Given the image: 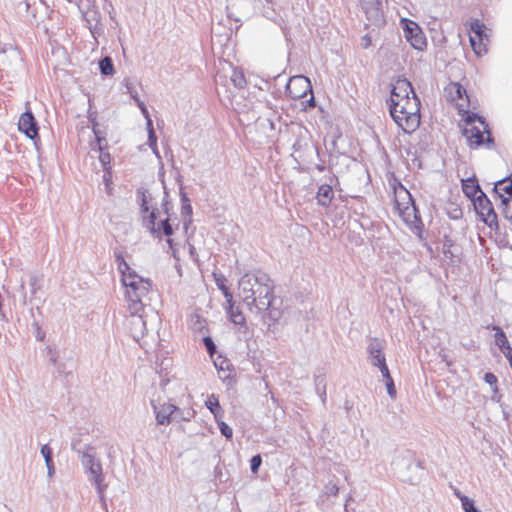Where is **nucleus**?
<instances>
[{
    "mask_svg": "<svg viewBox=\"0 0 512 512\" xmlns=\"http://www.w3.org/2000/svg\"><path fill=\"white\" fill-rule=\"evenodd\" d=\"M121 272V282L132 294H145L150 288V282L133 271L123 258L118 265Z\"/></svg>",
    "mask_w": 512,
    "mask_h": 512,
    "instance_id": "nucleus-6",
    "label": "nucleus"
},
{
    "mask_svg": "<svg viewBox=\"0 0 512 512\" xmlns=\"http://www.w3.org/2000/svg\"><path fill=\"white\" fill-rule=\"evenodd\" d=\"M324 490L327 495H337L339 488L335 483L330 481L325 485Z\"/></svg>",
    "mask_w": 512,
    "mask_h": 512,
    "instance_id": "nucleus-35",
    "label": "nucleus"
},
{
    "mask_svg": "<svg viewBox=\"0 0 512 512\" xmlns=\"http://www.w3.org/2000/svg\"><path fill=\"white\" fill-rule=\"evenodd\" d=\"M462 190L464 194L472 201L480 194L481 189L477 179L468 178L462 181Z\"/></svg>",
    "mask_w": 512,
    "mask_h": 512,
    "instance_id": "nucleus-21",
    "label": "nucleus"
},
{
    "mask_svg": "<svg viewBox=\"0 0 512 512\" xmlns=\"http://www.w3.org/2000/svg\"><path fill=\"white\" fill-rule=\"evenodd\" d=\"M254 305L259 310H268L273 300V287L269 283L257 281Z\"/></svg>",
    "mask_w": 512,
    "mask_h": 512,
    "instance_id": "nucleus-12",
    "label": "nucleus"
},
{
    "mask_svg": "<svg viewBox=\"0 0 512 512\" xmlns=\"http://www.w3.org/2000/svg\"><path fill=\"white\" fill-rule=\"evenodd\" d=\"M456 495L460 498L462 508L464 509L465 512H481L475 506L474 501L471 498H469L465 495H461L459 492H457Z\"/></svg>",
    "mask_w": 512,
    "mask_h": 512,
    "instance_id": "nucleus-27",
    "label": "nucleus"
},
{
    "mask_svg": "<svg viewBox=\"0 0 512 512\" xmlns=\"http://www.w3.org/2000/svg\"><path fill=\"white\" fill-rule=\"evenodd\" d=\"M334 197L333 189L328 184H323L319 187L317 192V201L322 206H328Z\"/></svg>",
    "mask_w": 512,
    "mask_h": 512,
    "instance_id": "nucleus-22",
    "label": "nucleus"
},
{
    "mask_svg": "<svg viewBox=\"0 0 512 512\" xmlns=\"http://www.w3.org/2000/svg\"><path fill=\"white\" fill-rule=\"evenodd\" d=\"M416 94L411 83L405 78H397L392 85L390 102L397 101V99L411 97Z\"/></svg>",
    "mask_w": 512,
    "mask_h": 512,
    "instance_id": "nucleus-15",
    "label": "nucleus"
},
{
    "mask_svg": "<svg viewBox=\"0 0 512 512\" xmlns=\"http://www.w3.org/2000/svg\"><path fill=\"white\" fill-rule=\"evenodd\" d=\"M217 423H218V426L220 428V431L221 433L226 437V438H231L232 435H233V431L232 429L223 421H220V419L217 420Z\"/></svg>",
    "mask_w": 512,
    "mask_h": 512,
    "instance_id": "nucleus-33",
    "label": "nucleus"
},
{
    "mask_svg": "<svg viewBox=\"0 0 512 512\" xmlns=\"http://www.w3.org/2000/svg\"><path fill=\"white\" fill-rule=\"evenodd\" d=\"M505 355V357L508 359L510 367L512 369V348L509 347L508 349H505L502 351Z\"/></svg>",
    "mask_w": 512,
    "mask_h": 512,
    "instance_id": "nucleus-40",
    "label": "nucleus"
},
{
    "mask_svg": "<svg viewBox=\"0 0 512 512\" xmlns=\"http://www.w3.org/2000/svg\"><path fill=\"white\" fill-rule=\"evenodd\" d=\"M286 94L293 100H299L302 111L315 107V99L309 78L296 75L289 79L286 85Z\"/></svg>",
    "mask_w": 512,
    "mask_h": 512,
    "instance_id": "nucleus-4",
    "label": "nucleus"
},
{
    "mask_svg": "<svg viewBox=\"0 0 512 512\" xmlns=\"http://www.w3.org/2000/svg\"><path fill=\"white\" fill-rule=\"evenodd\" d=\"M445 92L447 99L456 106L461 116L469 113L470 99L466 89L460 83H449Z\"/></svg>",
    "mask_w": 512,
    "mask_h": 512,
    "instance_id": "nucleus-9",
    "label": "nucleus"
},
{
    "mask_svg": "<svg viewBox=\"0 0 512 512\" xmlns=\"http://www.w3.org/2000/svg\"><path fill=\"white\" fill-rule=\"evenodd\" d=\"M262 464V458L261 456L258 454V455H255L251 458L250 460V469H251V472L252 473H257L260 466Z\"/></svg>",
    "mask_w": 512,
    "mask_h": 512,
    "instance_id": "nucleus-32",
    "label": "nucleus"
},
{
    "mask_svg": "<svg viewBox=\"0 0 512 512\" xmlns=\"http://www.w3.org/2000/svg\"><path fill=\"white\" fill-rule=\"evenodd\" d=\"M412 467H414V468H416V469L423 470V467H422V464H421V462H420V461H417V462H415L413 465H409V466H408V468H412Z\"/></svg>",
    "mask_w": 512,
    "mask_h": 512,
    "instance_id": "nucleus-41",
    "label": "nucleus"
},
{
    "mask_svg": "<svg viewBox=\"0 0 512 512\" xmlns=\"http://www.w3.org/2000/svg\"><path fill=\"white\" fill-rule=\"evenodd\" d=\"M149 228L152 232H160L163 231L164 235L168 237L167 243L169 247L173 250V240L170 238V236L173 234V228L171 224L169 223V219L166 218L159 225L156 224V214L154 211H152L149 215Z\"/></svg>",
    "mask_w": 512,
    "mask_h": 512,
    "instance_id": "nucleus-17",
    "label": "nucleus"
},
{
    "mask_svg": "<svg viewBox=\"0 0 512 512\" xmlns=\"http://www.w3.org/2000/svg\"><path fill=\"white\" fill-rule=\"evenodd\" d=\"M387 392L388 394L392 397V398H395L396 397V388H395V385H394V382L393 381H390L387 385Z\"/></svg>",
    "mask_w": 512,
    "mask_h": 512,
    "instance_id": "nucleus-38",
    "label": "nucleus"
},
{
    "mask_svg": "<svg viewBox=\"0 0 512 512\" xmlns=\"http://www.w3.org/2000/svg\"><path fill=\"white\" fill-rule=\"evenodd\" d=\"M494 191L501 198L502 206H504V201L512 199V179L509 177L497 181L495 183Z\"/></svg>",
    "mask_w": 512,
    "mask_h": 512,
    "instance_id": "nucleus-19",
    "label": "nucleus"
},
{
    "mask_svg": "<svg viewBox=\"0 0 512 512\" xmlns=\"http://www.w3.org/2000/svg\"><path fill=\"white\" fill-rule=\"evenodd\" d=\"M368 351L371 358L373 359V365L378 366L382 363V361L383 363L386 362L385 356L383 354V346L379 340L374 339L370 343Z\"/></svg>",
    "mask_w": 512,
    "mask_h": 512,
    "instance_id": "nucleus-20",
    "label": "nucleus"
},
{
    "mask_svg": "<svg viewBox=\"0 0 512 512\" xmlns=\"http://www.w3.org/2000/svg\"><path fill=\"white\" fill-rule=\"evenodd\" d=\"M40 451H41V455L45 459V463H46L47 470H48V476L52 477V475L55 472V468H54V464H53V455H52L53 450H40Z\"/></svg>",
    "mask_w": 512,
    "mask_h": 512,
    "instance_id": "nucleus-28",
    "label": "nucleus"
},
{
    "mask_svg": "<svg viewBox=\"0 0 512 512\" xmlns=\"http://www.w3.org/2000/svg\"><path fill=\"white\" fill-rule=\"evenodd\" d=\"M218 287L222 291L223 296L225 297L227 304L226 310L231 322H233L235 325L245 326L246 318L242 310L235 305L232 293L224 284H219Z\"/></svg>",
    "mask_w": 512,
    "mask_h": 512,
    "instance_id": "nucleus-11",
    "label": "nucleus"
},
{
    "mask_svg": "<svg viewBox=\"0 0 512 512\" xmlns=\"http://www.w3.org/2000/svg\"><path fill=\"white\" fill-rule=\"evenodd\" d=\"M18 129L32 140L39 136L38 123L30 110H27L20 115Z\"/></svg>",
    "mask_w": 512,
    "mask_h": 512,
    "instance_id": "nucleus-13",
    "label": "nucleus"
},
{
    "mask_svg": "<svg viewBox=\"0 0 512 512\" xmlns=\"http://www.w3.org/2000/svg\"><path fill=\"white\" fill-rule=\"evenodd\" d=\"M502 211L507 219L512 220V199H507L506 201H504Z\"/></svg>",
    "mask_w": 512,
    "mask_h": 512,
    "instance_id": "nucleus-34",
    "label": "nucleus"
},
{
    "mask_svg": "<svg viewBox=\"0 0 512 512\" xmlns=\"http://www.w3.org/2000/svg\"><path fill=\"white\" fill-rule=\"evenodd\" d=\"M454 242L448 237L444 236L442 242H441V252L443 254L442 259L447 263H452L454 261Z\"/></svg>",
    "mask_w": 512,
    "mask_h": 512,
    "instance_id": "nucleus-25",
    "label": "nucleus"
},
{
    "mask_svg": "<svg viewBox=\"0 0 512 512\" xmlns=\"http://www.w3.org/2000/svg\"><path fill=\"white\" fill-rule=\"evenodd\" d=\"M401 25L406 40L413 48L422 51L426 47L427 41L419 25L407 18L401 20Z\"/></svg>",
    "mask_w": 512,
    "mask_h": 512,
    "instance_id": "nucleus-10",
    "label": "nucleus"
},
{
    "mask_svg": "<svg viewBox=\"0 0 512 512\" xmlns=\"http://www.w3.org/2000/svg\"><path fill=\"white\" fill-rule=\"evenodd\" d=\"M258 278L245 276L239 281L240 296L243 301L254 304Z\"/></svg>",
    "mask_w": 512,
    "mask_h": 512,
    "instance_id": "nucleus-16",
    "label": "nucleus"
},
{
    "mask_svg": "<svg viewBox=\"0 0 512 512\" xmlns=\"http://www.w3.org/2000/svg\"><path fill=\"white\" fill-rule=\"evenodd\" d=\"M206 407L209 409V411L214 415L215 419H221L223 417V409L220 405L219 398L215 394H211L207 397V400L205 401Z\"/></svg>",
    "mask_w": 512,
    "mask_h": 512,
    "instance_id": "nucleus-23",
    "label": "nucleus"
},
{
    "mask_svg": "<svg viewBox=\"0 0 512 512\" xmlns=\"http://www.w3.org/2000/svg\"><path fill=\"white\" fill-rule=\"evenodd\" d=\"M351 407H352V405H347V404H346V409H347V410H349Z\"/></svg>",
    "mask_w": 512,
    "mask_h": 512,
    "instance_id": "nucleus-43",
    "label": "nucleus"
},
{
    "mask_svg": "<svg viewBox=\"0 0 512 512\" xmlns=\"http://www.w3.org/2000/svg\"><path fill=\"white\" fill-rule=\"evenodd\" d=\"M384 379H385L386 385H387L390 381H393V379H392V377H391V375H390V374H389L388 376H385V377H384Z\"/></svg>",
    "mask_w": 512,
    "mask_h": 512,
    "instance_id": "nucleus-42",
    "label": "nucleus"
},
{
    "mask_svg": "<svg viewBox=\"0 0 512 512\" xmlns=\"http://www.w3.org/2000/svg\"><path fill=\"white\" fill-rule=\"evenodd\" d=\"M178 412V408L171 403H163L155 408L156 420L158 424H169L174 418V414Z\"/></svg>",
    "mask_w": 512,
    "mask_h": 512,
    "instance_id": "nucleus-18",
    "label": "nucleus"
},
{
    "mask_svg": "<svg viewBox=\"0 0 512 512\" xmlns=\"http://www.w3.org/2000/svg\"><path fill=\"white\" fill-rule=\"evenodd\" d=\"M95 134H97V133L95 132ZM96 137H97L99 150H100L99 160L103 164V166H108L111 162V156L108 152H105L103 149V146H102L103 139L100 138L98 135H96Z\"/></svg>",
    "mask_w": 512,
    "mask_h": 512,
    "instance_id": "nucleus-30",
    "label": "nucleus"
},
{
    "mask_svg": "<svg viewBox=\"0 0 512 512\" xmlns=\"http://www.w3.org/2000/svg\"><path fill=\"white\" fill-rule=\"evenodd\" d=\"M472 202L479 219L491 229H496L498 227L497 214L488 197L480 192Z\"/></svg>",
    "mask_w": 512,
    "mask_h": 512,
    "instance_id": "nucleus-8",
    "label": "nucleus"
},
{
    "mask_svg": "<svg viewBox=\"0 0 512 512\" xmlns=\"http://www.w3.org/2000/svg\"><path fill=\"white\" fill-rule=\"evenodd\" d=\"M377 367L380 369V371H381V373H382L383 378H384L385 376H388V375L390 374V372H389V369H388V366H387L386 362H384V363L382 362V363H381L380 365H378Z\"/></svg>",
    "mask_w": 512,
    "mask_h": 512,
    "instance_id": "nucleus-39",
    "label": "nucleus"
},
{
    "mask_svg": "<svg viewBox=\"0 0 512 512\" xmlns=\"http://www.w3.org/2000/svg\"><path fill=\"white\" fill-rule=\"evenodd\" d=\"M190 323L194 330H201L204 327L205 319H203L199 314H192L190 317Z\"/></svg>",
    "mask_w": 512,
    "mask_h": 512,
    "instance_id": "nucleus-31",
    "label": "nucleus"
},
{
    "mask_svg": "<svg viewBox=\"0 0 512 512\" xmlns=\"http://www.w3.org/2000/svg\"><path fill=\"white\" fill-rule=\"evenodd\" d=\"M493 330L495 331V342L502 351L511 347L506 334L499 326H493Z\"/></svg>",
    "mask_w": 512,
    "mask_h": 512,
    "instance_id": "nucleus-26",
    "label": "nucleus"
},
{
    "mask_svg": "<svg viewBox=\"0 0 512 512\" xmlns=\"http://www.w3.org/2000/svg\"><path fill=\"white\" fill-rule=\"evenodd\" d=\"M466 25L470 45L475 55L478 57L485 55L490 43L488 28L478 19L471 20Z\"/></svg>",
    "mask_w": 512,
    "mask_h": 512,
    "instance_id": "nucleus-5",
    "label": "nucleus"
},
{
    "mask_svg": "<svg viewBox=\"0 0 512 512\" xmlns=\"http://www.w3.org/2000/svg\"><path fill=\"white\" fill-rule=\"evenodd\" d=\"M484 380L489 384V385H495L497 383V377L491 373V372H487L484 376Z\"/></svg>",
    "mask_w": 512,
    "mask_h": 512,
    "instance_id": "nucleus-37",
    "label": "nucleus"
},
{
    "mask_svg": "<svg viewBox=\"0 0 512 512\" xmlns=\"http://www.w3.org/2000/svg\"><path fill=\"white\" fill-rule=\"evenodd\" d=\"M462 133L471 149H477L482 145L491 147L493 139L485 120L475 113H467L462 116Z\"/></svg>",
    "mask_w": 512,
    "mask_h": 512,
    "instance_id": "nucleus-3",
    "label": "nucleus"
},
{
    "mask_svg": "<svg viewBox=\"0 0 512 512\" xmlns=\"http://www.w3.org/2000/svg\"><path fill=\"white\" fill-rule=\"evenodd\" d=\"M78 451L81 452L82 464L86 473H88L89 480L95 485L97 492L102 495L106 485L103 484L102 465L100 461L91 453L93 450Z\"/></svg>",
    "mask_w": 512,
    "mask_h": 512,
    "instance_id": "nucleus-7",
    "label": "nucleus"
},
{
    "mask_svg": "<svg viewBox=\"0 0 512 512\" xmlns=\"http://www.w3.org/2000/svg\"><path fill=\"white\" fill-rule=\"evenodd\" d=\"M390 114L396 124L405 132L412 133L420 125V100L416 94L390 102Z\"/></svg>",
    "mask_w": 512,
    "mask_h": 512,
    "instance_id": "nucleus-1",
    "label": "nucleus"
},
{
    "mask_svg": "<svg viewBox=\"0 0 512 512\" xmlns=\"http://www.w3.org/2000/svg\"><path fill=\"white\" fill-rule=\"evenodd\" d=\"M393 194L395 212L408 228L419 231L422 222L410 192L398 182L393 186Z\"/></svg>",
    "mask_w": 512,
    "mask_h": 512,
    "instance_id": "nucleus-2",
    "label": "nucleus"
},
{
    "mask_svg": "<svg viewBox=\"0 0 512 512\" xmlns=\"http://www.w3.org/2000/svg\"><path fill=\"white\" fill-rule=\"evenodd\" d=\"M142 295L143 294H132L129 290L126 291L128 309L132 315L139 314L141 311H143V304L141 302Z\"/></svg>",
    "mask_w": 512,
    "mask_h": 512,
    "instance_id": "nucleus-24",
    "label": "nucleus"
},
{
    "mask_svg": "<svg viewBox=\"0 0 512 512\" xmlns=\"http://www.w3.org/2000/svg\"><path fill=\"white\" fill-rule=\"evenodd\" d=\"M204 344H205V347H206L208 353L212 356L216 350L213 340L210 337H205Z\"/></svg>",
    "mask_w": 512,
    "mask_h": 512,
    "instance_id": "nucleus-36",
    "label": "nucleus"
},
{
    "mask_svg": "<svg viewBox=\"0 0 512 512\" xmlns=\"http://www.w3.org/2000/svg\"><path fill=\"white\" fill-rule=\"evenodd\" d=\"M364 10L367 19L371 25H384L385 19L382 10V4L379 0H366L364 2Z\"/></svg>",
    "mask_w": 512,
    "mask_h": 512,
    "instance_id": "nucleus-14",
    "label": "nucleus"
},
{
    "mask_svg": "<svg viewBox=\"0 0 512 512\" xmlns=\"http://www.w3.org/2000/svg\"><path fill=\"white\" fill-rule=\"evenodd\" d=\"M99 68L103 75H112L114 73V66L110 57L101 59Z\"/></svg>",
    "mask_w": 512,
    "mask_h": 512,
    "instance_id": "nucleus-29",
    "label": "nucleus"
}]
</instances>
